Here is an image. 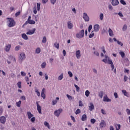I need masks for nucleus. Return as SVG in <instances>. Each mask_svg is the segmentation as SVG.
I'll use <instances>...</instances> for the list:
<instances>
[{
    "label": "nucleus",
    "instance_id": "f257e3e1",
    "mask_svg": "<svg viewBox=\"0 0 130 130\" xmlns=\"http://www.w3.org/2000/svg\"><path fill=\"white\" fill-rule=\"evenodd\" d=\"M105 58L103 59L102 61L105 62V63H107V62H108L109 64H111L112 71H113L114 70V64H113V62H112V60L110 59V58H109V57L107 55H105Z\"/></svg>",
    "mask_w": 130,
    "mask_h": 130
},
{
    "label": "nucleus",
    "instance_id": "f03ea898",
    "mask_svg": "<svg viewBox=\"0 0 130 130\" xmlns=\"http://www.w3.org/2000/svg\"><path fill=\"white\" fill-rule=\"evenodd\" d=\"M27 115L28 119L30 120L31 122H32V123H34V122H35V120H36V118L34 117V115H33L32 113H31V112L30 111H28L27 112Z\"/></svg>",
    "mask_w": 130,
    "mask_h": 130
},
{
    "label": "nucleus",
    "instance_id": "7ed1b4c3",
    "mask_svg": "<svg viewBox=\"0 0 130 130\" xmlns=\"http://www.w3.org/2000/svg\"><path fill=\"white\" fill-rule=\"evenodd\" d=\"M84 35H85V30L82 29L76 34V37L78 39H82L84 37Z\"/></svg>",
    "mask_w": 130,
    "mask_h": 130
},
{
    "label": "nucleus",
    "instance_id": "20e7f679",
    "mask_svg": "<svg viewBox=\"0 0 130 130\" xmlns=\"http://www.w3.org/2000/svg\"><path fill=\"white\" fill-rule=\"evenodd\" d=\"M8 20L7 24L8 25V27H14V26L16 25V22L12 18H8Z\"/></svg>",
    "mask_w": 130,
    "mask_h": 130
},
{
    "label": "nucleus",
    "instance_id": "39448f33",
    "mask_svg": "<svg viewBox=\"0 0 130 130\" xmlns=\"http://www.w3.org/2000/svg\"><path fill=\"white\" fill-rule=\"evenodd\" d=\"M26 58V54L24 52H21L19 56V60L20 62H22Z\"/></svg>",
    "mask_w": 130,
    "mask_h": 130
},
{
    "label": "nucleus",
    "instance_id": "423d86ee",
    "mask_svg": "<svg viewBox=\"0 0 130 130\" xmlns=\"http://www.w3.org/2000/svg\"><path fill=\"white\" fill-rule=\"evenodd\" d=\"M27 24H30V25H34L35 24V21L31 20V16H29L27 20L25 22L24 25H26Z\"/></svg>",
    "mask_w": 130,
    "mask_h": 130
},
{
    "label": "nucleus",
    "instance_id": "0eeeda50",
    "mask_svg": "<svg viewBox=\"0 0 130 130\" xmlns=\"http://www.w3.org/2000/svg\"><path fill=\"white\" fill-rule=\"evenodd\" d=\"M62 112V109H58V110H55L54 112V114L55 116H56L57 117H59V115H60V113Z\"/></svg>",
    "mask_w": 130,
    "mask_h": 130
},
{
    "label": "nucleus",
    "instance_id": "6e6552de",
    "mask_svg": "<svg viewBox=\"0 0 130 130\" xmlns=\"http://www.w3.org/2000/svg\"><path fill=\"white\" fill-rule=\"evenodd\" d=\"M36 104H37V109L39 114H42V108L41 107L40 105H39V102H37Z\"/></svg>",
    "mask_w": 130,
    "mask_h": 130
},
{
    "label": "nucleus",
    "instance_id": "1a4fd4ad",
    "mask_svg": "<svg viewBox=\"0 0 130 130\" xmlns=\"http://www.w3.org/2000/svg\"><path fill=\"white\" fill-rule=\"evenodd\" d=\"M83 19L85 22H89L90 20V18H89V16H88V14H87V13H83Z\"/></svg>",
    "mask_w": 130,
    "mask_h": 130
},
{
    "label": "nucleus",
    "instance_id": "9d476101",
    "mask_svg": "<svg viewBox=\"0 0 130 130\" xmlns=\"http://www.w3.org/2000/svg\"><path fill=\"white\" fill-rule=\"evenodd\" d=\"M36 31V28H34L32 30H28L26 32V35H33L35 31Z\"/></svg>",
    "mask_w": 130,
    "mask_h": 130
},
{
    "label": "nucleus",
    "instance_id": "9b49d317",
    "mask_svg": "<svg viewBox=\"0 0 130 130\" xmlns=\"http://www.w3.org/2000/svg\"><path fill=\"white\" fill-rule=\"evenodd\" d=\"M7 121V118L5 117V116H2L0 117V122L3 124H5L6 122Z\"/></svg>",
    "mask_w": 130,
    "mask_h": 130
},
{
    "label": "nucleus",
    "instance_id": "f8f14e48",
    "mask_svg": "<svg viewBox=\"0 0 130 130\" xmlns=\"http://www.w3.org/2000/svg\"><path fill=\"white\" fill-rule=\"evenodd\" d=\"M45 92H46L45 88H43L41 91V96L43 98V99H45V98H46V95H45Z\"/></svg>",
    "mask_w": 130,
    "mask_h": 130
},
{
    "label": "nucleus",
    "instance_id": "ddd939ff",
    "mask_svg": "<svg viewBox=\"0 0 130 130\" xmlns=\"http://www.w3.org/2000/svg\"><path fill=\"white\" fill-rule=\"evenodd\" d=\"M111 4L113 7H116V6H118L119 4V2L118 0H112Z\"/></svg>",
    "mask_w": 130,
    "mask_h": 130
},
{
    "label": "nucleus",
    "instance_id": "4468645a",
    "mask_svg": "<svg viewBox=\"0 0 130 130\" xmlns=\"http://www.w3.org/2000/svg\"><path fill=\"white\" fill-rule=\"evenodd\" d=\"M75 55L77 58V59H80L81 58V51L78 50L76 51Z\"/></svg>",
    "mask_w": 130,
    "mask_h": 130
},
{
    "label": "nucleus",
    "instance_id": "2eb2a0df",
    "mask_svg": "<svg viewBox=\"0 0 130 130\" xmlns=\"http://www.w3.org/2000/svg\"><path fill=\"white\" fill-rule=\"evenodd\" d=\"M88 107L90 111H92V110H94V109L95 108V106H94L93 103H90L88 104Z\"/></svg>",
    "mask_w": 130,
    "mask_h": 130
},
{
    "label": "nucleus",
    "instance_id": "dca6fc26",
    "mask_svg": "<svg viewBox=\"0 0 130 130\" xmlns=\"http://www.w3.org/2000/svg\"><path fill=\"white\" fill-rule=\"evenodd\" d=\"M67 26L68 29H73V27H74V25L73 24V23L71 21H69L67 22Z\"/></svg>",
    "mask_w": 130,
    "mask_h": 130
},
{
    "label": "nucleus",
    "instance_id": "f3484780",
    "mask_svg": "<svg viewBox=\"0 0 130 130\" xmlns=\"http://www.w3.org/2000/svg\"><path fill=\"white\" fill-rule=\"evenodd\" d=\"M12 47V45L10 44H6V45L5 46V51H6V52H9V51H10V49H11V47Z\"/></svg>",
    "mask_w": 130,
    "mask_h": 130
},
{
    "label": "nucleus",
    "instance_id": "a211bd4d",
    "mask_svg": "<svg viewBox=\"0 0 130 130\" xmlns=\"http://www.w3.org/2000/svg\"><path fill=\"white\" fill-rule=\"evenodd\" d=\"M104 102H111V99L108 98L107 95H105L103 98Z\"/></svg>",
    "mask_w": 130,
    "mask_h": 130
},
{
    "label": "nucleus",
    "instance_id": "6ab92c4d",
    "mask_svg": "<svg viewBox=\"0 0 130 130\" xmlns=\"http://www.w3.org/2000/svg\"><path fill=\"white\" fill-rule=\"evenodd\" d=\"M94 31V32H98L100 29V26L99 24H95L93 27Z\"/></svg>",
    "mask_w": 130,
    "mask_h": 130
},
{
    "label": "nucleus",
    "instance_id": "aec40b11",
    "mask_svg": "<svg viewBox=\"0 0 130 130\" xmlns=\"http://www.w3.org/2000/svg\"><path fill=\"white\" fill-rule=\"evenodd\" d=\"M123 94H124V96H126V97H129V94H128V92L126 91V90L123 89L121 91Z\"/></svg>",
    "mask_w": 130,
    "mask_h": 130
},
{
    "label": "nucleus",
    "instance_id": "412c9836",
    "mask_svg": "<svg viewBox=\"0 0 130 130\" xmlns=\"http://www.w3.org/2000/svg\"><path fill=\"white\" fill-rule=\"evenodd\" d=\"M59 100V98H56L55 100L52 101V105H56L57 104L58 101Z\"/></svg>",
    "mask_w": 130,
    "mask_h": 130
},
{
    "label": "nucleus",
    "instance_id": "4be33fe9",
    "mask_svg": "<svg viewBox=\"0 0 130 130\" xmlns=\"http://www.w3.org/2000/svg\"><path fill=\"white\" fill-rule=\"evenodd\" d=\"M81 119L82 121H85V120H87V115L86 114H83L82 115Z\"/></svg>",
    "mask_w": 130,
    "mask_h": 130
},
{
    "label": "nucleus",
    "instance_id": "5701e85b",
    "mask_svg": "<svg viewBox=\"0 0 130 130\" xmlns=\"http://www.w3.org/2000/svg\"><path fill=\"white\" fill-rule=\"evenodd\" d=\"M106 126V124L105 123V122H104V120H103L102 122L100 124V126L101 128H102V127H105V126Z\"/></svg>",
    "mask_w": 130,
    "mask_h": 130
},
{
    "label": "nucleus",
    "instance_id": "b1692460",
    "mask_svg": "<svg viewBox=\"0 0 130 130\" xmlns=\"http://www.w3.org/2000/svg\"><path fill=\"white\" fill-rule=\"evenodd\" d=\"M21 37L24 39V40H28V36L26 34H22L21 35Z\"/></svg>",
    "mask_w": 130,
    "mask_h": 130
},
{
    "label": "nucleus",
    "instance_id": "393cba45",
    "mask_svg": "<svg viewBox=\"0 0 130 130\" xmlns=\"http://www.w3.org/2000/svg\"><path fill=\"white\" fill-rule=\"evenodd\" d=\"M63 79V73H61L57 78L58 81H61Z\"/></svg>",
    "mask_w": 130,
    "mask_h": 130
},
{
    "label": "nucleus",
    "instance_id": "a878e982",
    "mask_svg": "<svg viewBox=\"0 0 130 130\" xmlns=\"http://www.w3.org/2000/svg\"><path fill=\"white\" fill-rule=\"evenodd\" d=\"M109 34L111 37H113V31L112 30L111 28H109Z\"/></svg>",
    "mask_w": 130,
    "mask_h": 130
},
{
    "label": "nucleus",
    "instance_id": "bb28decb",
    "mask_svg": "<svg viewBox=\"0 0 130 130\" xmlns=\"http://www.w3.org/2000/svg\"><path fill=\"white\" fill-rule=\"evenodd\" d=\"M35 52L37 54H39V53H40V52H41V49L39 47L37 48L36 49Z\"/></svg>",
    "mask_w": 130,
    "mask_h": 130
},
{
    "label": "nucleus",
    "instance_id": "cd10ccee",
    "mask_svg": "<svg viewBox=\"0 0 130 130\" xmlns=\"http://www.w3.org/2000/svg\"><path fill=\"white\" fill-rule=\"evenodd\" d=\"M104 94V92L103 91H101L99 92V97L101 98V99L103 98V94Z\"/></svg>",
    "mask_w": 130,
    "mask_h": 130
},
{
    "label": "nucleus",
    "instance_id": "c85d7f7f",
    "mask_svg": "<svg viewBox=\"0 0 130 130\" xmlns=\"http://www.w3.org/2000/svg\"><path fill=\"white\" fill-rule=\"evenodd\" d=\"M115 127H116V130H120L121 125L119 124H116L115 125Z\"/></svg>",
    "mask_w": 130,
    "mask_h": 130
},
{
    "label": "nucleus",
    "instance_id": "c756f323",
    "mask_svg": "<svg viewBox=\"0 0 130 130\" xmlns=\"http://www.w3.org/2000/svg\"><path fill=\"white\" fill-rule=\"evenodd\" d=\"M14 49H15V51H19V50H20V49H21V46H20V45L16 46L15 47Z\"/></svg>",
    "mask_w": 130,
    "mask_h": 130
},
{
    "label": "nucleus",
    "instance_id": "7c9ffc66",
    "mask_svg": "<svg viewBox=\"0 0 130 130\" xmlns=\"http://www.w3.org/2000/svg\"><path fill=\"white\" fill-rule=\"evenodd\" d=\"M41 67L42 69H45V68L46 67V62H43L41 64Z\"/></svg>",
    "mask_w": 130,
    "mask_h": 130
},
{
    "label": "nucleus",
    "instance_id": "2f4dec72",
    "mask_svg": "<svg viewBox=\"0 0 130 130\" xmlns=\"http://www.w3.org/2000/svg\"><path fill=\"white\" fill-rule=\"evenodd\" d=\"M35 92L37 93V96H38V97H40V92H39V91L38 90V89L35 88Z\"/></svg>",
    "mask_w": 130,
    "mask_h": 130
},
{
    "label": "nucleus",
    "instance_id": "473e14b6",
    "mask_svg": "<svg viewBox=\"0 0 130 130\" xmlns=\"http://www.w3.org/2000/svg\"><path fill=\"white\" fill-rule=\"evenodd\" d=\"M85 95L86 97H89V95H90V91L88 90H86L85 92Z\"/></svg>",
    "mask_w": 130,
    "mask_h": 130
},
{
    "label": "nucleus",
    "instance_id": "72a5a7b5",
    "mask_svg": "<svg viewBox=\"0 0 130 130\" xmlns=\"http://www.w3.org/2000/svg\"><path fill=\"white\" fill-rule=\"evenodd\" d=\"M17 86L19 89H21L22 88V82L21 81H19L17 83Z\"/></svg>",
    "mask_w": 130,
    "mask_h": 130
},
{
    "label": "nucleus",
    "instance_id": "f704fd0d",
    "mask_svg": "<svg viewBox=\"0 0 130 130\" xmlns=\"http://www.w3.org/2000/svg\"><path fill=\"white\" fill-rule=\"evenodd\" d=\"M104 18V15H103V13H101L100 15V19L101 21H103Z\"/></svg>",
    "mask_w": 130,
    "mask_h": 130
},
{
    "label": "nucleus",
    "instance_id": "c9c22d12",
    "mask_svg": "<svg viewBox=\"0 0 130 130\" xmlns=\"http://www.w3.org/2000/svg\"><path fill=\"white\" fill-rule=\"evenodd\" d=\"M74 87L76 88L77 92H80V87L78 85L74 84Z\"/></svg>",
    "mask_w": 130,
    "mask_h": 130
},
{
    "label": "nucleus",
    "instance_id": "e433bc0d",
    "mask_svg": "<svg viewBox=\"0 0 130 130\" xmlns=\"http://www.w3.org/2000/svg\"><path fill=\"white\" fill-rule=\"evenodd\" d=\"M67 98H68L69 100H73V99H74V98L69 94H67Z\"/></svg>",
    "mask_w": 130,
    "mask_h": 130
},
{
    "label": "nucleus",
    "instance_id": "4c0bfd02",
    "mask_svg": "<svg viewBox=\"0 0 130 130\" xmlns=\"http://www.w3.org/2000/svg\"><path fill=\"white\" fill-rule=\"evenodd\" d=\"M46 41H47L46 37H44L42 39V43H46Z\"/></svg>",
    "mask_w": 130,
    "mask_h": 130
},
{
    "label": "nucleus",
    "instance_id": "58836bf2",
    "mask_svg": "<svg viewBox=\"0 0 130 130\" xmlns=\"http://www.w3.org/2000/svg\"><path fill=\"white\" fill-rule=\"evenodd\" d=\"M37 9L38 11H40V6L41 5V4H40V3H37Z\"/></svg>",
    "mask_w": 130,
    "mask_h": 130
},
{
    "label": "nucleus",
    "instance_id": "ea45409f",
    "mask_svg": "<svg viewBox=\"0 0 130 130\" xmlns=\"http://www.w3.org/2000/svg\"><path fill=\"white\" fill-rule=\"evenodd\" d=\"M44 125H45V126H47L48 128H49V127H50V126L49 125V123L46 121L44 122Z\"/></svg>",
    "mask_w": 130,
    "mask_h": 130
},
{
    "label": "nucleus",
    "instance_id": "a19ab883",
    "mask_svg": "<svg viewBox=\"0 0 130 130\" xmlns=\"http://www.w3.org/2000/svg\"><path fill=\"white\" fill-rule=\"evenodd\" d=\"M126 29H127V25H126V24H125L123 26L122 31H126Z\"/></svg>",
    "mask_w": 130,
    "mask_h": 130
},
{
    "label": "nucleus",
    "instance_id": "79ce46f5",
    "mask_svg": "<svg viewBox=\"0 0 130 130\" xmlns=\"http://www.w3.org/2000/svg\"><path fill=\"white\" fill-rule=\"evenodd\" d=\"M20 74H21V76L22 77H25V76H26V72H25L24 71H21L20 72Z\"/></svg>",
    "mask_w": 130,
    "mask_h": 130
},
{
    "label": "nucleus",
    "instance_id": "37998d69",
    "mask_svg": "<svg viewBox=\"0 0 130 130\" xmlns=\"http://www.w3.org/2000/svg\"><path fill=\"white\" fill-rule=\"evenodd\" d=\"M54 46L56 48H57V49H58L59 48V44L55 43L54 44Z\"/></svg>",
    "mask_w": 130,
    "mask_h": 130
},
{
    "label": "nucleus",
    "instance_id": "c03bdc74",
    "mask_svg": "<svg viewBox=\"0 0 130 130\" xmlns=\"http://www.w3.org/2000/svg\"><path fill=\"white\" fill-rule=\"evenodd\" d=\"M93 32H94V31H92L91 33L89 35V38H92V37H94V34Z\"/></svg>",
    "mask_w": 130,
    "mask_h": 130
},
{
    "label": "nucleus",
    "instance_id": "a18cd8bd",
    "mask_svg": "<svg viewBox=\"0 0 130 130\" xmlns=\"http://www.w3.org/2000/svg\"><path fill=\"white\" fill-rule=\"evenodd\" d=\"M79 113H81V110L80 109H78L75 112V114L78 115L79 114Z\"/></svg>",
    "mask_w": 130,
    "mask_h": 130
},
{
    "label": "nucleus",
    "instance_id": "49530a36",
    "mask_svg": "<svg viewBox=\"0 0 130 130\" xmlns=\"http://www.w3.org/2000/svg\"><path fill=\"white\" fill-rule=\"evenodd\" d=\"M21 101H19L18 102L16 103V106H17V107H20L21 106Z\"/></svg>",
    "mask_w": 130,
    "mask_h": 130
},
{
    "label": "nucleus",
    "instance_id": "de8ad7c7",
    "mask_svg": "<svg viewBox=\"0 0 130 130\" xmlns=\"http://www.w3.org/2000/svg\"><path fill=\"white\" fill-rule=\"evenodd\" d=\"M68 74L70 78H72L73 77V73L71 71H69L68 72Z\"/></svg>",
    "mask_w": 130,
    "mask_h": 130
},
{
    "label": "nucleus",
    "instance_id": "09e8293b",
    "mask_svg": "<svg viewBox=\"0 0 130 130\" xmlns=\"http://www.w3.org/2000/svg\"><path fill=\"white\" fill-rule=\"evenodd\" d=\"M101 111L102 114H104V115L106 114V111L104 109H101Z\"/></svg>",
    "mask_w": 130,
    "mask_h": 130
},
{
    "label": "nucleus",
    "instance_id": "8fccbe9b",
    "mask_svg": "<svg viewBox=\"0 0 130 130\" xmlns=\"http://www.w3.org/2000/svg\"><path fill=\"white\" fill-rule=\"evenodd\" d=\"M92 28H93V26L92 25H90L88 27V32H91V30H92Z\"/></svg>",
    "mask_w": 130,
    "mask_h": 130
},
{
    "label": "nucleus",
    "instance_id": "3c124183",
    "mask_svg": "<svg viewBox=\"0 0 130 130\" xmlns=\"http://www.w3.org/2000/svg\"><path fill=\"white\" fill-rule=\"evenodd\" d=\"M126 112L127 115H130V110L129 109H126Z\"/></svg>",
    "mask_w": 130,
    "mask_h": 130
},
{
    "label": "nucleus",
    "instance_id": "603ef678",
    "mask_svg": "<svg viewBox=\"0 0 130 130\" xmlns=\"http://www.w3.org/2000/svg\"><path fill=\"white\" fill-rule=\"evenodd\" d=\"M9 58H12L13 60V61L16 62V58H15V57L13 56H9Z\"/></svg>",
    "mask_w": 130,
    "mask_h": 130
},
{
    "label": "nucleus",
    "instance_id": "864d4df0",
    "mask_svg": "<svg viewBox=\"0 0 130 130\" xmlns=\"http://www.w3.org/2000/svg\"><path fill=\"white\" fill-rule=\"evenodd\" d=\"M79 106H80V107H82V106H84V105L83 104V102H82L81 101H80L79 102Z\"/></svg>",
    "mask_w": 130,
    "mask_h": 130
},
{
    "label": "nucleus",
    "instance_id": "5fc2aeb1",
    "mask_svg": "<svg viewBox=\"0 0 130 130\" xmlns=\"http://www.w3.org/2000/svg\"><path fill=\"white\" fill-rule=\"evenodd\" d=\"M114 96L115 97V98L116 99L117 98H118V94H117V92H114Z\"/></svg>",
    "mask_w": 130,
    "mask_h": 130
},
{
    "label": "nucleus",
    "instance_id": "6e6d98bb",
    "mask_svg": "<svg viewBox=\"0 0 130 130\" xmlns=\"http://www.w3.org/2000/svg\"><path fill=\"white\" fill-rule=\"evenodd\" d=\"M90 122H91V123H95V122H96V120L95 119H91L90 120Z\"/></svg>",
    "mask_w": 130,
    "mask_h": 130
},
{
    "label": "nucleus",
    "instance_id": "4d7b16f0",
    "mask_svg": "<svg viewBox=\"0 0 130 130\" xmlns=\"http://www.w3.org/2000/svg\"><path fill=\"white\" fill-rule=\"evenodd\" d=\"M119 54L122 57H124V53L123 52H120Z\"/></svg>",
    "mask_w": 130,
    "mask_h": 130
},
{
    "label": "nucleus",
    "instance_id": "13d9d810",
    "mask_svg": "<svg viewBox=\"0 0 130 130\" xmlns=\"http://www.w3.org/2000/svg\"><path fill=\"white\" fill-rule=\"evenodd\" d=\"M117 44H118V45H120L121 46H122L123 45V44H122V43H121V42L119 41H117Z\"/></svg>",
    "mask_w": 130,
    "mask_h": 130
},
{
    "label": "nucleus",
    "instance_id": "bf43d9fd",
    "mask_svg": "<svg viewBox=\"0 0 130 130\" xmlns=\"http://www.w3.org/2000/svg\"><path fill=\"white\" fill-rule=\"evenodd\" d=\"M3 112H4V109H3V108H0V115L3 114Z\"/></svg>",
    "mask_w": 130,
    "mask_h": 130
},
{
    "label": "nucleus",
    "instance_id": "052dcab7",
    "mask_svg": "<svg viewBox=\"0 0 130 130\" xmlns=\"http://www.w3.org/2000/svg\"><path fill=\"white\" fill-rule=\"evenodd\" d=\"M120 3L122 4V5H126V3L124 1V0H120Z\"/></svg>",
    "mask_w": 130,
    "mask_h": 130
},
{
    "label": "nucleus",
    "instance_id": "680f3d73",
    "mask_svg": "<svg viewBox=\"0 0 130 130\" xmlns=\"http://www.w3.org/2000/svg\"><path fill=\"white\" fill-rule=\"evenodd\" d=\"M71 118L74 122H76V120L75 119V117H74L73 116H71Z\"/></svg>",
    "mask_w": 130,
    "mask_h": 130
},
{
    "label": "nucleus",
    "instance_id": "e2e57ef3",
    "mask_svg": "<svg viewBox=\"0 0 130 130\" xmlns=\"http://www.w3.org/2000/svg\"><path fill=\"white\" fill-rule=\"evenodd\" d=\"M50 1L52 5H54L56 3V0H50Z\"/></svg>",
    "mask_w": 130,
    "mask_h": 130
},
{
    "label": "nucleus",
    "instance_id": "0e129e2a",
    "mask_svg": "<svg viewBox=\"0 0 130 130\" xmlns=\"http://www.w3.org/2000/svg\"><path fill=\"white\" fill-rule=\"evenodd\" d=\"M94 54H95V55H96V56H99V53L97 51H94Z\"/></svg>",
    "mask_w": 130,
    "mask_h": 130
},
{
    "label": "nucleus",
    "instance_id": "69168bd1",
    "mask_svg": "<svg viewBox=\"0 0 130 130\" xmlns=\"http://www.w3.org/2000/svg\"><path fill=\"white\" fill-rule=\"evenodd\" d=\"M72 11L74 14H77V11H76V8H73L72 9Z\"/></svg>",
    "mask_w": 130,
    "mask_h": 130
},
{
    "label": "nucleus",
    "instance_id": "338daca9",
    "mask_svg": "<svg viewBox=\"0 0 130 130\" xmlns=\"http://www.w3.org/2000/svg\"><path fill=\"white\" fill-rule=\"evenodd\" d=\"M127 81V76H124V82H126Z\"/></svg>",
    "mask_w": 130,
    "mask_h": 130
},
{
    "label": "nucleus",
    "instance_id": "774afa93",
    "mask_svg": "<svg viewBox=\"0 0 130 130\" xmlns=\"http://www.w3.org/2000/svg\"><path fill=\"white\" fill-rule=\"evenodd\" d=\"M33 12H34V13H35V14H37V10H36V8H35L34 9Z\"/></svg>",
    "mask_w": 130,
    "mask_h": 130
}]
</instances>
